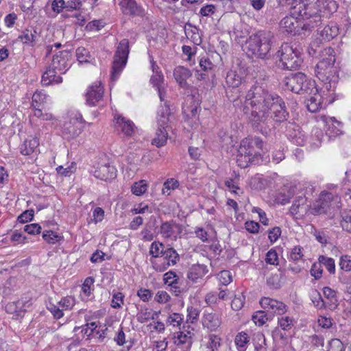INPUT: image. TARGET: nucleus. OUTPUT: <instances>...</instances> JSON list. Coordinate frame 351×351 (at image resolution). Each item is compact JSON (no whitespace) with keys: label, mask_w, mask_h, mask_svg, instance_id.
Segmentation results:
<instances>
[{"label":"nucleus","mask_w":351,"mask_h":351,"mask_svg":"<svg viewBox=\"0 0 351 351\" xmlns=\"http://www.w3.org/2000/svg\"><path fill=\"white\" fill-rule=\"evenodd\" d=\"M243 112L250 114L249 119L253 128L261 133L269 126L272 120L282 123L289 117L283 99L256 83L247 93Z\"/></svg>","instance_id":"nucleus-1"},{"label":"nucleus","mask_w":351,"mask_h":351,"mask_svg":"<svg viewBox=\"0 0 351 351\" xmlns=\"http://www.w3.org/2000/svg\"><path fill=\"white\" fill-rule=\"evenodd\" d=\"M334 0H298L291 8V14L280 22V27L288 33L300 34L319 25L322 18H328L337 12Z\"/></svg>","instance_id":"nucleus-2"},{"label":"nucleus","mask_w":351,"mask_h":351,"mask_svg":"<svg viewBox=\"0 0 351 351\" xmlns=\"http://www.w3.org/2000/svg\"><path fill=\"white\" fill-rule=\"evenodd\" d=\"M308 53L320 59L315 68L316 77L324 83L323 88L328 92L335 91L338 82V69L335 66V51L330 47H322L317 42L311 43Z\"/></svg>","instance_id":"nucleus-3"},{"label":"nucleus","mask_w":351,"mask_h":351,"mask_svg":"<svg viewBox=\"0 0 351 351\" xmlns=\"http://www.w3.org/2000/svg\"><path fill=\"white\" fill-rule=\"evenodd\" d=\"M156 86L157 87L158 95L160 101L164 102V106L161 105L158 112V119L157 122L158 128L155 134V145L157 147H160L165 145L167 141V128L169 127V117L171 113L167 99V86L164 83V76L161 71H158L155 68V87Z\"/></svg>","instance_id":"nucleus-4"},{"label":"nucleus","mask_w":351,"mask_h":351,"mask_svg":"<svg viewBox=\"0 0 351 351\" xmlns=\"http://www.w3.org/2000/svg\"><path fill=\"white\" fill-rule=\"evenodd\" d=\"M273 38V34L266 30L252 34L247 42L248 51L256 58L267 59L269 57Z\"/></svg>","instance_id":"nucleus-5"},{"label":"nucleus","mask_w":351,"mask_h":351,"mask_svg":"<svg viewBox=\"0 0 351 351\" xmlns=\"http://www.w3.org/2000/svg\"><path fill=\"white\" fill-rule=\"evenodd\" d=\"M282 86L285 90L300 95L311 93L316 91V84L314 80L308 79L301 72L291 73L282 80Z\"/></svg>","instance_id":"nucleus-6"},{"label":"nucleus","mask_w":351,"mask_h":351,"mask_svg":"<svg viewBox=\"0 0 351 351\" xmlns=\"http://www.w3.org/2000/svg\"><path fill=\"white\" fill-rule=\"evenodd\" d=\"M277 56L280 58L278 66L282 69H297L303 62L300 50L287 43L281 45Z\"/></svg>","instance_id":"nucleus-7"},{"label":"nucleus","mask_w":351,"mask_h":351,"mask_svg":"<svg viewBox=\"0 0 351 351\" xmlns=\"http://www.w3.org/2000/svg\"><path fill=\"white\" fill-rule=\"evenodd\" d=\"M241 148H245L246 154L254 159V164H262L268 162L266 156L267 148L265 143L260 137H249L243 139L240 145Z\"/></svg>","instance_id":"nucleus-8"},{"label":"nucleus","mask_w":351,"mask_h":351,"mask_svg":"<svg viewBox=\"0 0 351 351\" xmlns=\"http://www.w3.org/2000/svg\"><path fill=\"white\" fill-rule=\"evenodd\" d=\"M179 256L172 247H165L162 243L155 241V270L163 271L176 264Z\"/></svg>","instance_id":"nucleus-9"},{"label":"nucleus","mask_w":351,"mask_h":351,"mask_svg":"<svg viewBox=\"0 0 351 351\" xmlns=\"http://www.w3.org/2000/svg\"><path fill=\"white\" fill-rule=\"evenodd\" d=\"M129 54V42L127 39L122 40L114 56V60L110 72V80L115 82L125 68Z\"/></svg>","instance_id":"nucleus-10"},{"label":"nucleus","mask_w":351,"mask_h":351,"mask_svg":"<svg viewBox=\"0 0 351 351\" xmlns=\"http://www.w3.org/2000/svg\"><path fill=\"white\" fill-rule=\"evenodd\" d=\"M84 124L85 121L80 112H73L70 113L62 124V133L63 137L68 141L75 138L82 133Z\"/></svg>","instance_id":"nucleus-11"},{"label":"nucleus","mask_w":351,"mask_h":351,"mask_svg":"<svg viewBox=\"0 0 351 351\" xmlns=\"http://www.w3.org/2000/svg\"><path fill=\"white\" fill-rule=\"evenodd\" d=\"M326 90L322 88L323 95L318 91L316 87V91H313L311 93H304V95L306 97L305 102L306 104V108L308 111L311 112H316L322 108H325L327 105L332 104L335 98L333 95L335 91L328 92L325 93Z\"/></svg>","instance_id":"nucleus-12"},{"label":"nucleus","mask_w":351,"mask_h":351,"mask_svg":"<svg viewBox=\"0 0 351 351\" xmlns=\"http://www.w3.org/2000/svg\"><path fill=\"white\" fill-rule=\"evenodd\" d=\"M71 65V53L67 50L60 51L53 56L50 66L59 73L64 74Z\"/></svg>","instance_id":"nucleus-13"},{"label":"nucleus","mask_w":351,"mask_h":351,"mask_svg":"<svg viewBox=\"0 0 351 351\" xmlns=\"http://www.w3.org/2000/svg\"><path fill=\"white\" fill-rule=\"evenodd\" d=\"M204 328L210 332H216L222 324L221 314L213 310H205L202 317Z\"/></svg>","instance_id":"nucleus-14"},{"label":"nucleus","mask_w":351,"mask_h":351,"mask_svg":"<svg viewBox=\"0 0 351 351\" xmlns=\"http://www.w3.org/2000/svg\"><path fill=\"white\" fill-rule=\"evenodd\" d=\"M261 307L269 312L271 317L274 315H283L287 311V306L282 302L269 298L263 297L260 300Z\"/></svg>","instance_id":"nucleus-15"},{"label":"nucleus","mask_w":351,"mask_h":351,"mask_svg":"<svg viewBox=\"0 0 351 351\" xmlns=\"http://www.w3.org/2000/svg\"><path fill=\"white\" fill-rule=\"evenodd\" d=\"M332 197L333 195L331 193H322L319 198L312 206H310L309 214L318 215L326 213L330 207Z\"/></svg>","instance_id":"nucleus-16"},{"label":"nucleus","mask_w":351,"mask_h":351,"mask_svg":"<svg viewBox=\"0 0 351 351\" xmlns=\"http://www.w3.org/2000/svg\"><path fill=\"white\" fill-rule=\"evenodd\" d=\"M75 304V299L74 297L68 295L62 298L57 305L51 304L49 307V310L53 317L58 319L64 316L63 311L71 310Z\"/></svg>","instance_id":"nucleus-17"},{"label":"nucleus","mask_w":351,"mask_h":351,"mask_svg":"<svg viewBox=\"0 0 351 351\" xmlns=\"http://www.w3.org/2000/svg\"><path fill=\"white\" fill-rule=\"evenodd\" d=\"M307 199L308 197L304 193L295 197L289 209L291 215L295 216L296 218H301L309 214L310 206L306 204Z\"/></svg>","instance_id":"nucleus-18"},{"label":"nucleus","mask_w":351,"mask_h":351,"mask_svg":"<svg viewBox=\"0 0 351 351\" xmlns=\"http://www.w3.org/2000/svg\"><path fill=\"white\" fill-rule=\"evenodd\" d=\"M104 87L100 82H96L88 86L86 93V104L90 106H95L103 97Z\"/></svg>","instance_id":"nucleus-19"},{"label":"nucleus","mask_w":351,"mask_h":351,"mask_svg":"<svg viewBox=\"0 0 351 351\" xmlns=\"http://www.w3.org/2000/svg\"><path fill=\"white\" fill-rule=\"evenodd\" d=\"M339 34V27L337 24L331 22L326 25L322 29L319 30L317 33V38L313 42H329L336 37ZM319 46V45H318Z\"/></svg>","instance_id":"nucleus-20"},{"label":"nucleus","mask_w":351,"mask_h":351,"mask_svg":"<svg viewBox=\"0 0 351 351\" xmlns=\"http://www.w3.org/2000/svg\"><path fill=\"white\" fill-rule=\"evenodd\" d=\"M94 176L105 181L113 180L117 176V169L109 164L101 165L95 170Z\"/></svg>","instance_id":"nucleus-21"},{"label":"nucleus","mask_w":351,"mask_h":351,"mask_svg":"<svg viewBox=\"0 0 351 351\" xmlns=\"http://www.w3.org/2000/svg\"><path fill=\"white\" fill-rule=\"evenodd\" d=\"M320 120L325 123L326 127V134L329 137L339 135L341 132V123L335 119V117H330L326 115L320 117Z\"/></svg>","instance_id":"nucleus-22"},{"label":"nucleus","mask_w":351,"mask_h":351,"mask_svg":"<svg viewBox=\"0 0 351 351\" xmlns=\"http://www.w3.org/2000/svg\"><path fill=\"white\" fill-rule=\"evenodd\" d=\"M115 127L118 130H121L126 136H132L134 134L135 125L134 123L121 115L114 117Z\"/></svg>","instance_id":"nucleus-23"},{"label":"nucleus","mask_w":351,"mask_h":351,"mask_svg":"<svg viewBox=\"0 0 351 351\" xmlns=\"http://www.w3.org/2000/svg\"><path fill=\"white\" fill-rule=\"evenodd\" d=\"M62 82V78L59 73L49 66L42 75L41 83L43 86L59 84Z\"/></svg>","instance_id":"nucleus-24"},{"label":"nucleus","mask_w":351,"mask_h":351,"mask_svg":"<svg viewBox=\"0 0 351 351\" xmlns=\"http://www.w3.org/2000/svg\"><path fill=\"white\" fill-rule=\"evenodd\" d=\"M244 79V73L241 69L237 68L229 71L226 77V83L229 87H239Z\"/></svg>","instance_id":"nucleus-25"},{"label":"nucleus","mask_w":351,"mask_h":351,"mask_svg":"<svg viewBox=\"0 0 351 351\" xmlns=\"http://www.w3.org/2000/svg\"><path fill=\"white\" fill-rule=\"evenodd\" d=\"M122 12L124 14L132 16H140L143 13V10L135 0H122L120 2Z\"/></svg>","instance_id":"nucleus-26"},{"label":"nucleus","mask_w":351,"mask_h":351,"mask_svg":"<svg viewBox=\"0 0 351 351\" xmlns=\"http://www.w3.org/2000/svg\"><path fill=\"white\" fill-rule=\"evenodd\" d=\"M208 272V269L204 264H194L188 270L187 278L193 282L203 278Z\"/></svg>","instance_id":"nucleus-27"},{"label":"nucleus","mask_w":351,"mask_h":351,"mask_svg":"<svg viewBox=\"0 0 351 351\" xmlns=\"http://www.w3.org/2000/svg\"><path fill=\"white\" fill-rule=\"evenodd\" d=\"M193 342V339L185 335V333L178 332L174 337V343L178 348L182 351H189Z\"/></svg>","instance_id":"nucleus-28"},{"label":"nucleus","mask_w":351,"mask_h":351,"mask_svg":"<svg viewBox=\"0 0 351 351\" xmlns=\"http://www.w3.org/2000/svg\"><path fill=\"white\" fill-rule=\"evenodd\" d=\"M39 140L37 137L26 139L20 145V152L23 156H29L38 150Z\"/></svg>","instance_id":"nucleus-29"},{"label":"nucleus","mask_w":351,"mask_h":351,"mask_svg":"<svg viewBox=\"0 0 351 351\" xmlns=\"http://www.w3.org/2000/svg\"><path fill=\"white\" fill-rule=\"evenodd\" d=\"M191 72L186 67L179 66L173 71V77L179 85L185 88L187 86L186 80L191 76Z\"/></svg>","instance_id":"nucleus-30"},{"label":"nucleus","mask_w":351,"mask_h":351,"mask_svg":"<svg viewBox=\"0 0 351 351\" xmlns=\"http://www.w3.org/2000/svg\"><path fill=\"white\" fill-rule=\"evenodd\" d=\"M20 40L24 44L34 46L38 38V35L36 30L34 29H26L19 36Z\"/></svg>","instance_id":"nucleus-31"},{"label":"nucleus","mask_w":351,"mask_h":351,"mask_svg":"<svg viewBox=\"0 0 351 351\" xmlns=\"http://www.w3.org/2000/svg\"><path fill=\"white\" fill-rule=\"evenodd\" d=\"M323 293L326 299L328 300L326 302L327 307L330 310H335L339 304L335 291L328 287H325L323 289Z\"/></svg>","instance_id":"nucleus-32"},{"label":"nucleus","mask_w":351,"mask_h":351,"mask_svg":"<svg viewBox=\"0 0 351 351\" xmlns=\"http://www.w3.org/2000/svg\"><path fill=\"white\" fill-rule=\"evenodd\" d=\"M185 34L188 39L196 45L202 43V38L199 34V29L191 24H187L184 28Z\"/></svg>","instance_id":"nucleus-33"},{"label":"nucleus","mask_w":351,"mask_h":351,"mask_svg":"<svg viewBox=\"0 0 351 351\" xmlns=\"http://www.w3.org/2000/svg\"><path fill=\"white\" fill-rule=\"evenodd\" d=\"M245 148H241L238 150V154L237 156V162L239 167L241 168H246L250 164H254V159L252 156H250L247 154L246 151H244Z\"/></svg>","instance_id":"nucleus-34"},{"label":"nucleus","mask_w":351,"mask_h":351,"mask_svg":"<svg viewBox=\"0 0 351 351\" xmlns=\"http://www.w3.org/2000/svg\"><path fill=\"white\" fill-rule=\"evenodd\" d=\"M30 303L28 301L25 302L23 300H19L17 301L9 303L6 306V310L10 313H19L25 311V308L28 307Z\"/></svg>","instance_id":"nucleus-35"},{"label":"nucleus","mask_w":351,"mask_h":351,"mask_svg":"<svg viewBox=\"0 0 351 351\" xmlns=\"http://www.w3.org/2000/svg\"><path fill=\"white\" fill-rule=\"evenodd\" d=\"M249 341V335L243 331L239 332L234 339V343L239 351H245Z\"/></svg>","instance_id":"nucleus-36"},{"label":"nucleus","mask_w":351,"mask_h":351,"mask_svg":"<svg viewBox=\"0 0 351 351\" xmlns=\"http://www.w3.org/2000/svg\"><path fill=\"white\" fill-rule=\"evenodd\" d=\"M254 345L256 351H267V344L265 335L262 332H257L254 335Z\"/></svg>","instance_id":"nucleus-37"},{"label":"nucleus","mask_w":351,"mask_h":351,"mask_svg":"<svg viewBox=\"0 0 351 351\" xmlns=\"http://www.w3.org/2000/svg\"><path fill=\"white\" fill-rule=\"evenodd\" d=\"M271 319V315L265 313V311H258L252 315V320L258 326L264 325L267 321Z\"/></svg>","instance_id":"nucleus-38"},{"label":"nucleus","mask_w":351,"mask_h":351,"mask_svg":"<svg viewBox=\"0 0 351 351\" xmlns=\"http://www.w3.org/2000/svg\"><path fill=\"white\" fill-rule=\"evenodd\" d=\"M49 96L45 92L36 91L32 96V107H41L47 101Z\"/></svg>","instance_id":"nucleus-39"},{"label":"nucleus","mask_w":351,"mask_h":351,"mask_svg":"<svg viewBox=\"0 0 351 351\" xmlns=\"http://www.w3.org/2000/svg\"><path fill=\"white\" fill-rule=\"evenodd\" d=\"M166 322L167 325L180 328V326L184 322V316L182 314L173 313L167 317Z\"/></svg>","instance_id":"nucleus-40"},{"label":"nucleus","mask_w":351,"mask_h":351,"mask_svg":"<svg viewBox=\"0 0 351 351\" xmlns=\"http://www.w3.org/2000/svg\"><path fill=\"white\" fill-rule=\"evenodd\" d=\"M154 319V310L152 308H146L141 311L138 315V320L141 323L152 322ZM152 322L147 324V327L152 326Z\"/></svg>","instance_id":"nucleus-41"},{"label":"nucleus","mask_w":351,"mask_h":351,"mask_svg":"<svg viewBox=\"0 0 351 351\" xmlns=\"http://www.w3.org/2000/svg\"><path fill=\"white\" fill-rule=\"evenodd\" d=\"M178 186L179 182L177 180L174 178L167 179L164 182L163 188L162 189V193L169 195L171 191L177 189Z\"/></svg>","instance_id":"nucleus-42"},{"label":"nucleus","mask_w":351,"mask_h":351,"mask_svg":"<svg viewBox=\"0 0 351 351\" xmlns=\"http://www.w3.org/2000/svg\"><path fill=\"white\" fill-rule=\"evenodd\" d=\"M175 228H178L175 223H163L160 226V234L165 238L171 237L175 232Z\"/></svg>","instance_id":"nucleus-43"},{"label":"nucleus","mask_w":351,"mask_h":351,"mask_svg":"<svg viewBox=\"0 0 351 351\" xmlns=\"http://www.w3.org/2000/svg\"><path fill=\"white\" fill-rule=\"evenodd\" d=\"M43 239L49 244H55L60 241L62 237L56 232L46 230L43 233Z\"/></svg>","instance_id":"nucleus-44"},{"label":"nucleus","mask_w":351,"mask_h":351,"mask_svg":"<svg viewBox=\"0 0 351 351\" xmlns=\"http://www.w3.org/2000/svg\"><path fill=\"white\" fill-rule=\"evenodd\" d=\"M186 311L187 315L186 322L191 324H196L199 319V310L197 308L191 306L187 307Z\"/></svg>","instance_id":"nucleus-45"},{"label":"nucleus","mask_w":351,"mask_h":351,"mask_svg":"<svg viewBox=\"0 0 351 351\" xmlns=\"http://www.w3.org/2000/svg\"><path fill=\"white\" fill-rule=\"evenodd\" d=\"M221 339L218 335L211 334L208 335L207 348L211 351H217L221 346Z\"/></svg>","instance_id":"nucleus-46"},{"label":"nucleus","mask_w":351,"mask_h":351,"mask_svg":"<svg viewBox=\"0 0 351 351\" xmlns=\"http://www.w3.org/2000/svg\"><path fill=\"white\" fill-rule=\"evenodd\" d=\"M312 138H315V141L311 143L312 149H317L321 146L324 134L323 132L319 129H314L312 131Z\"/></svg>","instance_id":"nucleus-47"},{"label":"nucleus","mask_w":351,"mask_h":351,"mask_svg":"<svg viewBox=\"0 0 351 351\" xmlns=\"http://www.w3.org/2000/svg\"><path fill=\"white\" fill-rule=\"evenodd\" d=\"M319 261L321 263L322 265H324L330 274H335V264L333 258L324 256H319Z\"/></svg>","instance_id":"nucleus-48"},{"label":"nucleus","mask_w":351,"mask_h":351,"mask_svg":"<svg viewBox=\"0 0 351 351\" xmlns=\"http://www.w3.org/2000/svg\"><path fill=\"white\" fill-rule=\"evenodd\" d=\"M97 328V323L95 322H93L90 323H88L86 325L82 326V327H75L74 328V330L77 331V330L81 329V332L82 333L83 335L90 337V335H92L94 333V332Z\"/></svg>","instance_id":"nucleus-49"},{"label":"nucleus","mask_w":351,"mask_h":351,"mask_svg":"<svg viewBox=\"0 0 351 351\" xmlns=\"http://www.w3.org/2000/svg\"><path fill=\"white\" fill-rule=\"evenodd\" d=\"M147 189V184L145 180H142L135 182L131 187V191L136 195H143Z\"/></svg>","instance_id":"nucleus-50"},{"label":"nucleus","mask_w":351,"mask_h":351,"mask_svg":"<svg viewBox=\"0 0 351 351\" xmlns=\"http://www.w3.org/2000/svg\"><path fill=\"white\" fill-rule=\"evenodd\" d=\"M311 297L312 302L317 308L322 309L327 306L326 302L324 301L321 294L318 291H313Z\"/></svg>","instance_id":"nucleus-51"},{"label":"nucleus","mask_w":351,"mask_h":351,"mask_svg":"<svg viewBox=\"0 0 351 351\" xmlns=\"http://www.w3.org/2000/svg\"><path fill=\"white\" fill-rule=\"evenodd\" d=\"M163 281L165 284L176 287V285L178 281V277L174 271H169L163 275Z\"/></svg>","instance_id":"nucleus-52"},{"label":"nucleus","mask_w":351,"mask_h":351,"mask_svg":"<svg viewBox=\"0 0 351 351\" xmlns=\"http://www.w3.org/2000/svg\"><path fill=\"white\" fill-rule=\"evenodd\" d=\"M76 57L77 60L80 62H89V59L90 56L89 54V51L85 49L84 47H78L76 49Z\"/></svg>","instance_id":"nucleus-53"},{"label":"nucleus","mask_w":351,"mask_h":351,"mask_svg":"<svg viewBox=\"0 0 351 351\" xmlns=\"http://www.w3.org/2000/svg\"><path fill=\"white\" fill-rule=\"evenodd\" d=\"M303 248L300 246H295L291 249L289 258L293 261H298L304 256L302 252Z\"/></svg>","instance_id":"nucleus-54"},{"label":"nucleus","mask_w":351,"mask_h":351,"mask_svg":"<svg viewBox=\"0 0 351 351\" xmlns=\"http://www.w3.org/2000/svg\"><path fill=\"white\" fill-rule=\"evenodd\" d=\"M219 282L223 285H228L232 281L231 273L228 270H223L217 276Z\"/></svg>","instance_id":"nucleus-55"},{"label":"nucleus","mask_w":351,"mask_h":351,"mask_svg":"<svg viewBox=\"0 0 351 351\" xmlns=\"http://www.w3.org/2000/svg\"><path fill=\"white\" fill-rule=\"evenodd\" d=\"M265 261L267 264L272 265H278V255L274 249L269 250L266 254Z\"/></svg>","instance_id":"nucleus-56"},{"label":"nucleus","mask_w":351,"mask_h":351,"mask_svg":"<svg viewBox=\"0 0 351 351\" xmlns=\"http://www.w3.org/2000/svg\"><path fill=\"white\" fill-rule=\"evenodd\" d=\"M245 296L243 294L235 295L231 302V308L234 311L240 310L244 304Z\"/></svg>","instance_id":"nucleus-57"},{"label":"nucleus","mask_w":351,"mask_h":351,"mask_svg":"<svg viewBox=\"0 0 351 351\" xmlns=\"http://www.w3.org/2000/svg\"><path fill=\"white\" fill-rule=\"evenodd\" d=\"M278 324L284 330H288L291 328L293 325V320L288 316L282 317L278 319Z\"/></svg>","instance_id":"nucleus-58"},{"label":"nucleus","mask_w":351,"mask_h":351,"mask_svg":"<svg viewBox=\"0 0 351 351\" xmlns=\"http://www.w3.org/2000/svg\"><path fill=\"white\" fill-rule=\"evenodd\" d=\"M95 280L92 277H88L85 279L82 286V291L86 297H89L91 293V286L93 285Z\"/></svg>","instance_id":"nucleus-59"},{"label":"nucleus","mask_w":351,"mask_h":351,"mask_svg":"<svg viewBox=\"0 0 351 351\" xmlns=\"http://www.w3.org/2000/svg\"><path fill=\"white\" fill-rule=\"evenodd\" d=\"M310 272L311 276H313L315 279L318 280L321 278L323 272L321 263L319 261L318 263H314L311 267Z\"/></svg>","instance_id":"nucleus-60"},{"label":"nucleus","mask_w":351,"mask_h":351,"mask_svg":"<svg viewBox=\"0 0 351 351\" xmlns=\"http://www.w3.org/2000/svg\"><path fill=\"white\" fill-rule=\"evenodd\" d=\"M199 66L201 69L204 71H208L214 67V64L210 61V60L207 56H203L199 62Z\"/></svg>","instance_id":"nucleus-61"},{"label":"nucleus","mask_w":351,"mask_h":351,"mask_svg":"<svg viewBox=\"0 0 351 351\" xmlns=\"http://www.w3.org/2000/svg\"><path fill=\"white\" fill-rule=\"evenodd\" d=\"M317 323L322 328L328 329L332 326V319L331 317L319 315L317 319Z\"/></svg>","instance_id":"nucleus-62"},{"label":"nucleus","mask_w":351,"mask_h":351,"mask_svg":"<svg viewBox=\"0 0 351 351\" xmlns=\"http://www.w3.org/2000/svg\"><path fill=\"white\" fill-rule=\"evenodd\" d=\"M339 266L342 270L346 271H350L351 270L350 257L347 255L341 256Z\"/></svg>","instance_id":"nucleus-63"},{"label":"nucleus","mask_w":351,"mask_h":351,"mask_svg":"<svg viewBox=\"0 0 351 351\" xmlns=\"http://www.w3.org/2000/svg\"><path fill=\"white\" fill-rule=\"evenodd\" d=\"M341 226L344 230L351 232V213L346 214L343 217Z\"/></svg>","instance_id":"nucleus-64"}]
</instances>
